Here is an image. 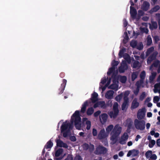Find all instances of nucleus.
Wrapping results in <instances>:
<instances>
[{"label":"nucleus","instance_id":"f257e3e1","mask_svg":"<svg viewBox=\"0 0 160 160\" xmlns=\"http://www.w3.org/2000/svg\"><path fill=\"white\" fill-rule=\"evenodd\" d=\"M79 111H76L72 116L70 124L69 121L63 122L61 127V133L63 137L66 138L70 134V130L72 128V124L74 122L76 128L78 130L81 129V119L79 116Z\"/></svg>","mask_w":160,"mask_h":160},{"label":"nucleus","instance_id":"f03ea898","mask_svg":"<svg viewBox=\"0 0 160 160\" xmlns=\"http://www.w3.org/2000/svg\"><path fill=\"white\" fill-rule=\"evenodd\" d=\"M119 62L115 60L112 61L111 63L112 67L110 68L108 71L107 72V74L109 75L111 73L112 74V77H114L113 80V83L108 87V88L115 90L116 91L118 90V77L116 75L118 73V70H115Z\"/></svg>","mask_w":160,"mask_h":160},{"label":"nucleus","instance_id":"7ed1b4c3","mask_svg":"<svg viewBox=\"0 0 160 160\" xmlns=\"http://www.w3.org/2000/svg\"><path fill=\"white\" fill-rule=\"evenodd\" d=\"M122 128L118 124H116L114 127V128L110 133V140L111 143L113 144L116 143L117 141V138L120 134L122 131Z\"/></svg>","mask_w":160,"mask_h":160},{"label":"nucleus","instance_id":"20e7f679","mask_svg":"<svg viewBox=\"0 0 160 160\" xmlns=\"http://www.w3.org/2000/svg\"><path fill=\"white\" fill-rule=\"evenodd\" d=\"M145 121L144 120H139L136 119L134 121V124L136 128L141 131H143L145 129Z\"/></svg>","mask_w":160,"mask_h":160},{"label":"nucleus","instance_id":"39448f33","mask_svg":"<svg viewBox=\"0 0 160 160\" xmlns=\"http://www.w3.org/2000/svg\"><path fill=\"white\" fill-rule=\"evenodd\" d=\"M107 79H108V78H106V77L103 78H102L100 83L99 89L102 88V92L104 91L105 90L106 88L107 87L110 83L111 79H109L108 80L105 86L103 87H102L103 85L106 82Z\"/></svg>","mask_w":160,"mask_h":160},{"label":"nucleus","instance_id":"423d86ee","mask_svg":"<svg viewBox=\"0 0 160 160\" xmlns=\"http://www.w3.org/2000/svg\"><path fill=\"white\" fill-rule=\"evenodd\" d=\"M146 158L149 160H156L157 158V156L156 154L152 153V151L149 150L145 153Z\"/></svg>","mask_w":160,"mask_h":160},{"label":"nucleus","instance_id":"0eeeda50","mask_svg":"<svg viewBox=\"0 0 160 160\" xmlns=\"http://www.w3.org/2000/svg\"><path fill=\"white\" fill-rule=\"evenodd\" d=\"M109 135L106 132L104 129H101L99 132L98 135V138L100 139H104L107 138Z\"/></svg>","mask_w":160,"mask_h":160},{"label":"nucleus","instance_id":"6e6552de","mask_svg":"<svg viewBox=\"0 0 160 160\" xmlns=\"http://www.w3.org/2000/svg\"><path fill=\"white\" fill-rule=\"evenodd\" d=\"M146 111L144 108L139 109L137 113V118L138 119H143L145 115Z\"/></svg>","mask_w":160,"mask_h":160},{"label":"nucleus","instance_id":"1a4fd4ad","mask_svg":"<svg viewBox=\"0 0 160 160\" xmlns=\"http://www.w3.org/2000/svg\"><path fill=\"white\" fill-rule=\"evenodd\" d=\"M128 135L127 132H125L121 136L119 141V143L122 144H125L128 139Z\"/></svg>","mask_w":160,"mask_h":160},{"label":"nucleus","instance_id":"9d476101","mask_svg":"<svg viewBox=\"0 0 160 160\" xmlns=\"http://www.w3.org/2000/svg\"><path fill=\"white\" fill-rule=\"evenodd\" d=\"M63 152V149L62 148H59L56 151L55 154V156L56 157L55 158L56 160H61L63 158L64 156L66 155V154H64L63 156H60L59 157H58Z\"/></svg>","mask_w":160,"mask_h":160},{"label":"nucleus","instance_id":"9b49d317","mask_svg":"<svg viewBox=\"0 0 160 160\" xmlns=\"http://www.w3.org/2000/svg\"><path fill=\"white\" fill-rule=\"evenodd\" d=\"M128 69V66L126 63V61H122L121 66L119 68V71L120 73H123L124 72L125 70Z\"/></svg>","mask_w":160,"mask_h":160},{"label":"nucleus","instance_id":"f8f14e48","mask_svg":"<svg viewBox=\"0 0 160 160\" xmlns=\"http://www.w3.org/2000/svg\"><path fill=\"white\" fill-rule=\"evenodd\" d=\"M108 115L105 113L102 114L99 116V120L100 122L102 124H104L107 122L108 118Z\"/></svg>","mask_w":160,"mask_h":160},{"label":"nucleus","instance_id":"ddd939ff","mask_svg":"<svg viewBox=\"0 0 160 160\" xmlns=\"http://www.w3.org/2000/svg\"><path fill=\"white\" fill-rule=\"evenodd\" d=\"M107 151V150L106 148L100 146L97 148L96 153L97 154L104 153H106Z\"/></svg>","mask_w":160,"mask_h":160},{"label":"nucleus","instance_id":"4468645a","mask_svg":"<svg viewBox=\"0 0 160 160\" xmlns=\"http://www.w3.org/2000/svg\"><path fill=\"white\" fill-rule=\"evenodd\" d=\"M56 142L57 143V145L58 147H63L65 148H68V146L67 144L64 142L59 139H57Z\"/></svg>","mask_w":160,"mask_h":160},{"label":"nucleus","instance_id":"2eb2a0df","mask_svg":"<svg viewBox=\"0 0 160 160\" xmlns=\"http://www.w3.org/2000/svg\"><path fill=\"white\" fill-rule=\"evenodd\" d=\"M150 4L147 1H144L142 5L141 9L145 11H147L150 8Z\"/></svg>","mask_w":160,"mask_h":160},{"label":"nucleus","instance_id":"dca6fc26","mask_svg":"<svg viewBox=\"0 0 160 160\" xmlns=\"http://www.w3.org/2000/svg\"><path fill=\"white\" fill-rule=\"evenodd\" d=\"M82 122L85 126H86L87 129L89 130L91 126V122L88 120L87 118H84L82 119Z\"/></svg>","mask_w":160,"mask_h":160},{"label":"nucleus","instance_id":"f3484780","mask_svg":"<svg viewBox=\"0 0 160 160\" xmlns=\"http://www.w3.org/2000/svg\"><path fill=\"white\" fill-rule=\"evenodd\" d=\"M106 107V105L105 104V102L103 101L98 102L94 104V108L99 107L103 109L105 108Z\"/></svg>","mask_w":160,"mask_h":160},{"label":"nucleus","instance_id":"a211bd4d","mask_svg":"<svg viewBox=\"0 0 160 160\" xmlns=\"http://www.w3.org/2000/svg\"><path fill=\"white\" fill-rule=\"evenodd\" d=\"M139 153L138 150L133 149L131 150H130L128 152L127 155V157H129L132 156V157H135L137 156Z\"/></svg>","mask_w":160,"mask_h":160},{"label":"nucleus","instance_id":"6ab92c4d","mask_svg":"<svg viewBox=\"0 0 160 160\" xmlns=\"http://www.w3.org/2000/svg\"><path fill=\"white\" fill-rule=\"evenodd\" d=\"M139 106V103L138 101V99L135 98L132 101L131 107V109H133L137 108Z\"/></svg>","mask_w":160,"mask_h":160},{"label":"nucleus","instance_id":"aec40b11","mask_svg":"<svg viewBox=\"0 0 160 160\" xmlns=\"http://www.w3.org/2000/svg\"><path fill=\"white\" fill-rule=\"evenodd\" d=\"M148 24L146 23H142V26L140 27L141 31L143 32L147 33L148 32V29L147 28Z\"/></svg>","mask_w":160,"mask_h":160},{"label":"nucleus","instance_id":"412c9836","mask_svg":"<svg viewBox=\"0 0 160 160\" xmlns=\"http://www.w3.org/2000/svg\"><path fill=\"white\" fill-rule=\"evenodd\" d=\"M53 145V143L51 141H49L47 142L46 145L45 146L44 148L43 149L42 151V153H44L45 152V149H48V151H49L50 148L52 147Z\"/></svg>","mask_w":160,"mask_h":160},{"label":"nucleus","instance_id":"4be33fe9","mask_svg":"<svg viewBox=\"0 0 160 160\" xmlns=\"http://www.w3.org/2000/svg\"><path fill=\"white\" fill-rule=\"evenodd\" d=\"M114 91L112 90H110L107 91L105 94V97L107 99H112L113 97Z\"/></svg>","mask_w":160,"mask_h":160},{"label":"nucleus","instance_id":"5701e85b","mask_svg":"<svg viewBox=\"0 0 160 160\" xmlns=\"http://www.w3.org/2000/svg\"><path fill=\"white\" fill-rule=\"evenodd\" d=\"M130 13L132 18H135L136 17L137 12L136 10L132 6L130 7Z\"/></svg>","mask_w":160,"mask_h":160},{"label":"nucleus","instance_id":"b1692460","mask_svg":"<svg viewBox=\"0 0 160 160\" xmlns=\"http://www.w3.org/2000/svg\"><path fill=\"white\" fill-rule=\"evenodd\" d=\"M118 110H116V111H111L108 113V114L111 118H115L118 115Z\"/></svg>","mask_w":160,"mask_h":160},{"label":"nucleus","instance_id":"393cba45","mask_svg":"<svg viewBox=\"0 0 160 160\" xmlns=\"http://www.w3.org/2000/svg\"><path fill=\"white\" fill-rule=\"evenodd\" d=\"M148 24L150 28L152 30L156 29L158 27L157 23L155 22L152 21L151 24Z\"/></svg>","mask_w":160,"mask_h":160},{"label":"nucleus","instance_id":"a878e982","mask_svg":"<svg viewBox=\"0 0 160 160\" xmlns=\"http://www.w3.org/2000/svg\"><path fill=\"white\" fill-rule=\"evenodd\" d=\"M136 85L137 86V88H139L140 87H144L145 85L143 82V80L141 79L139 81L137 82L136 83Z\"/></svg>","mask_w":160,"mask_h":160},{"label":"nucleus","instance_id":"bb28decb","mask_svg":"<svg viewBox=\"0 0 160 160\" xmlns=\"http://www.w3.org/2000/svg\"><path fill=\"white\" fill-rule=\"evenodd\" d=\"M98 93L95 92H94L92 94V96L91 99L92 102H94L98 100Z\"/></svg>","mask_w":160,"mask_h":160},{"label":"nucleus","instance_id":"cd10ccee","mask_svg":"<svg viewBox=\"0 0 160 160\" xmlns=\"http://www.w3.org/2000/svg\"><path fill=\"white\" fill-rule=\"evenodd\" d=\"M88 105V102L87 101H86L84 103L82 104V107L81 108V109L80 111L81 113H84L85 112L86 107Z\"/></svg>","mask_w":160,"mask_h":160},{"label":"nucleus","instance_id":"c85d7f7f","mask_svg":"<svg viewBox=\"0 0 160 160\" xmlns=\"http://www.w3.org/2000/svg\"><path fill=\"white\" fill-rule=\"evenodd\" d=\"M118 79L122 83H125L126 82L127 78L125 76H119L118 77Z\"/></svg>","mask_w":160,"mask_h":160},{"label":"nucleus","instance_id":"c756f323","mask_svg":"<svg viewBox=\"0 0 160 160\" xmlns=\"http://www.w3.org/2000/svg\"><path fill=\"white\" fill-rule=\"evenodd\" d=\"M114 128V126L112 125H110L108 126L106 128V132L109 134L110 132Z\"/></svg>","mask_w":160,"mask_h":160},{"label":"nucleus","instance_id":"7c9ffc66","mask_svg":"<svg viewBox=\"0 0 160 160\" xmlns=\"http://www.w3.org/2000/svg\"><path fill=\"white\" fill-rule=\"evenodd\" d=\"M158 53L157 52H154L153 53V56L152 57H150L148 58L147 61V63L148 64L150 63L155 58V56L158 54Z\"/></svg>","mask_w":160,"mask_h":160},{"label":"nucleus","instance_id":"2f4dec72","mask_svg":"<svg viewBox=\"0 0 160 160\" xmlns=\"http://www.w3.org/2000/svg\"><path fill=\"white\" fill-rule=\"evenodd\" d=\"M127 126L128 127V128L130 129L132 128L133 122L132 120L130 119H128L127 121Z\"/></svg>","mask_w":160,"mask_h":160},{"label":"nucleus","instance_id":"473e14b6","mask_svg":"<svg viewBox=\"0 0 160 160\" xmlns=\"http://www.w3.org/2000/svg\"><path fill=\"white\" fill-rule=\"evenodd\" d=\"M160 9V7L158 5H156L153 8H152L149 11L150 13H152L154 12L157 11Z\"/></svg>","mask_w":160,"mask_h":160},{"label":"nucleus","instance_id":"72a5a7b5","mask_svg":"<svg viewBox=\"0 0 160 160\" xmlns=\"http://www.w3.org/2000/svg\"><path fill=\"white\" fill-rule=\"evenodd\" d=\"M126 99L125 100H124V102L123 103L122 106V110H126L127 108L128 101H126Z\"/></svg>","mask_w":160,"mask_h":160},{"label":"nucleus","instance_id":"f704fd0d","mask_svg":"<svg viewBox=\"0 0 160 160\" xmlns=\"http://www.w3.org/2000/svg\"><path fill=\"white\" fill-rule=\"evenodd\" d=\"M157 75L156 72H153L152 73L151 75L149 77V80L150 82H152L154 79L155 78Z\"/></svg>","mask_w":160,"mask_h":160},{"label":"nucleus","instance_id":"c9c22d12","mask_svg":"<svg viewBox=\"0 0 160 160\" xmlns=\"http://www.w3.org/2000/svg\"><path fill=\"white\" fill-rule=\"evenodd\" d=\"M140 66V64L138 61H135L133 64L132 67L133 68L138 69Z\"/></svg>","mask_w":160,"mask_h":160},{"label":"nucleus","instance_id":"e433bc0d","mask_svg":"<svg viewBox=\"0 0 160 160\" xmlns=\"http://www.w3.org/2000/svg\"><path fill=\"white\" fill-rule=\"evenodd\" d=\"M123 57L128 63H129L131 62L130 57L128 54L126 53H125Z\"/></svg>","mask_w":160,"mask_h":160},{"label":"nucleus","instance_id":"4c0bfd02","mask_svg":"<svg viewBox=\"0 0 160 160\" xmlns=\"http://www.w3.org/2000/svg\"><path fill=\"white\" fill-rule=\"evenodd\" d=\"M126 52V49L125 48H123L120 51L119 56L120 58H121L123 57L124 55V52Z\"/></svg>","mask_w":160,"mask_h":160},{"label":"nucleus","instance_id":"58836bf2","mask_svg":"<svg viewBox=\"0 0 160 160\" xmlns=\"http://www.w3.org/2000/svg\"><path fill=\"white\" fill-rule=\"evenodd\" d=\"M94 112V109L92 108H90L88 109L87 113V115H89L92 114Z\"/></svg>","mask_w":160,"mask_h":160},{"label":"nucleus","instance_id":"ea45409f","mask_svg":"<svg viewBox=\"0 0 160 160\" xmlns=\"http://www.w3.org/2000/svg\"><path fill=\"white\" fill-rule=\"evenodd\" d=\"M138 73L137 72H133L132 75V79L134 81L137 77Z\"/></svg>","mask_w":160,"mask_h":160},{"label":"nucleus","instance_id":"a19ab883","mask_svg":"<svg viewBox=\"0 0 160 160\" xmlns=\"http://www.w3.org/2000/svg\"><path fill=\"white\" fill-rule=\"evenodd\" d=\"M154 49V48L153 47H151L148 49L146 52V55L148 56L152 52Z\"/></svg>","mask_w":160,"mask_h":160},{"label":"nucleus","instance_id":"79ce46f5","mask_svg":"<svg viewBox=\"0 0 160 160\" xmlns=\"http://www.w3.org/2000/svg\"><path fill=\"white\" fill-rule=\"evenodd\" d=\"M123 95V93H121L115 98V100L118 102L120 101L122 98Z\"/></svg>","mask_w":160,"mask_h":160},{"label":"nucleus","instance_id":"37998d69","mask_svg":"<svg viewBox=\"0 0 160 160\" xmlns=\"http://www.w3.org/2000/svg\"><path fill=\"white\" fill-rule=\"evenodd\" d=\"M159 61L158 60L155 61L152 65L150 67V69L151 70L153 66L157 67L158 66L159 64Z\"/></svg>","mask_w":160,"mask_h":160},{"label":"nucleus","instance_id":"c03bdc74","mask_svg":"<svg viewBox=\"0 0 160 160\" xmlns=\"http://www.w3.org/2000/svg\"><path fill=\"white\" fill-rule=\"evenodd\" d=\"M152 42V39L150 36H148L147 38V44L148 45H150Z\"/></svg>","mask_w":160,"mask_h":160},{"label":"nucleus","instance_id":"a18cd8bd","mask_svg":"<svg viewBox=\"0 0 160 160\" xmlns=\"http://www.w3.org/2000/svg\"><path fill=\"white\" fill-rule=\"evenodd\" d=\"M129 91H126L124 93V100H125L126 99V101H128V98L127 97L128 96L129 94Z\"/></svg>","mask_w":160,"mask_h":160},{"label":"nucleus","instance_id":"49530a36","mask_svg":"<svg viewBox=\"0 0 160 160\" xmlns=\"http://www.w3.org/2000/svg\"><path fill=\"white\" fill-rule=\"evenodd\" d=\"M156 142L154 140H151L150 141V142L149 144V147L152 148L153 146L155 144Z\"/></svg>","mask_w":160,"mask_h":160},{"label":"nucleus","instance_id":"de8ad7c7","mask_svg":"<svg viewBox=\"0 0 160 160\" xmlns=\"http://www.w3.org/2000/svg\"><path fill=\"white\" fill-rule=\"evenodd\" d=\"M146 96V94L145 92H143L139 97V100L142 101Z\"/></svg>","mask_w":160,"mask_h":160},{"label":"nucleus","instance_id":"09e8293b","mask_svg":"<svg viewBox=\"0 0 160 160\" xmlns=\"http://www.w3.org/2000/svg\"><path fill=\"white\" fill-rule=\"evenodd\" d=\"M143 47V45L142 43H139L137 45L136 48L138 50H142Z\"/></svg>","mask_w":160,"mask_h":160},{"label":"nucleus","instance_id":"8fccbe9b","mask_svg":"<svg viewBox=\"0 0 160 160\" xmlns=\"http://www.w3.org/2000/svg\"><path fill=\"white\" fill-rule=\"evenodd\" d=\"M137 45V42L135 41H132L130 43V45L131 47L134 48L136 47Z\"/></svg>","mask_w":160,"mask_h":160},{"label":"nucleus","instance_id":"3c124183","mask_svg":"<svg viewBox=\"0 0 160 160\" xmlns=\"http://www.w3.org/2000/svg\"><path fill=\"white\" fill-rule=\"evenodd\" d=\"M118 103L116 102L114 103L113 106V111H116V110H118Z\"/></svg>","mask_w":160,"mask_h":160},{"label":"nucleus","instance_id":"603ef678","mask_svg":"<svg viewBox=\"0 0 160 160\" xmlns=\"http://www.w3.org/2000/svg\"><path fill=\"white\" fill-rule=\"evenodd\" d=\"M160 98L158 96H155L154 97L153 101L154 103H156L159 101L160 100Z\"/></svg>","mask_w":160,"mask_h":160},{"label":"nucleus","instance_id":"864d4df0","mask_svg":"<svg viewBox=\"0 0 160 160\" xmlns=\"http://www.w3.org/2000/svg\"><path fill=\"white\" fill-rule=\"evenodd\" d=\"M124 39L123 40V41L125 42H126L128 39V36L126 32H125L124 33Z\"/></svg>","mask_w":160,"mask_h":160},{"label":"nucleus","instance_id":"5fc2aeb1","mask_svg":"<svg viewBox=\"0 0 160 160\" xmlns=\"http://www.w3.org/2000/svg\"><path fill=\"white\" fill-rule=\"evenodd\" d=\"M146 73L145 71H143L140 74V78L141 79L143 80L144 78L145 77Z\"/></svg>","mask_w":160,"mask_h":160},{"label":"nucleus","instance_id":"6e6d98bb","mask_svg":"<svg viewBox=\"0 0 160 160\" xmlns=\"http://www.w3.org/2000/svg\"><path fill=\"white\" fill-rule=\"evenodd\" d=\"M92 133L93 135L94 136H96L97 135V131L96 129L95 128H93L92 129Z\"/></svg>","mask_w":160,"mask_h":160},{"label":"nucleus","instance_id":"4d7b16f0","mask_svg":"<svg viewBox=\"0 0 160 160\" xmlns=\"http://www.w3.org/2000/svg\"><path fill=\"white\" fill-rule=\"evenodd\" d=\"M89 145L86 143H85L83 145V147L85 150H87L89 148Z\"/></svg>","mask_w":160,"mask_h":160},{"label":"nucleus","instance_id":"13d9d810","mask_svg":"<svg viewBox=\"0 0 160 160\" xmlns=\"http://www.w3.org/2000/svg\"><path fill=\"white\" fill-rule=\"evenodd\" d=\"M144 14V12L141 10H139L138 11V15L139 16H141L143 15Z\"/></svg>","mask_w":160,"mask_h":160},{"label":"nucleus","instance_id":"bf43d9fd","mask_svg":"<svg viewBox=\"0 0 160 160\" xmlns=\"http://www.w3.org/2000/svg\"><path fill=\"white\" fill-rule=\"evenodd\" d=\"M66 83H67V80L65 79L63 80V83L62 84V86L64 88L63 89V90L64 89V88H65V86L66 84ZM63 91H62L61 92V93H62Z\"/></svg>","mask_w":160,"mask_h":160},{"label":"nucleus","instance_id":"052dcab7","mask_svg":"<svg viewBox=\"0 0 160 160\" xmlns=\"http://www.w3.org/2000/svg\"><path fill=\"white\" fill-rule=\"evenodd\" d=\"M90 151H92L94 149V146L93 145L90 144L89 145V148Z\"/></svg>","mask_w":160,"mask_h":160},{"label":"nucleus","instance_id":"680f3d73","mask_svg":"<svg viewBox=\"0 0 160 160\" xmlns=\"http://www.w3.org/2000/svg\"><path fill=\"white\" fill-rule=\"evenodd\" d=\"M65 160H73L72 158V155H69L68 156L67 158L65 159Z\"/></svg>","mask_w":160,"mask_h":160},{"label":"nucleus","instance_id":"e2e57ef3","mask_svg":"<svg viewBox=\"0 0 160 160\" xmlns=\"http://www.w3.org/2000/svg\"><path fill=\"white\" fill-rule=\"evenodd\" d=\"M101 113V112L100 111H98L95 112L94 114V116L95 117L98 116L99 115L100 113Z\"/></svg>","mask_w":160,"mask_h":160},{"label":"nucleus","instance_id":"0e129e2a","mask_svg":"<svg viewBox=\"0 0 160 160\" xmlns=\"http://www.w3.org/2000/svg\"><path fill=\"white\" fill-rule=\"evenodd\" d=\"M156 85L154 86V89H153V92L155 93L158 92L159 89L156 88Z\"/></svg>","mask_w":160,"mask_h":160},{"label":"nucleus","instance_id":"69168bd1","mask_svg":"<svg viewBox=\"0 0 160 160\" xmlns=\"http://www.w3.org/2000/svg\"><path fill=\"white\" fill-rule=\"evenodd\" d=\"M70 139L73 142H74L76 141V139L75 136H72L70 137Z\"/></svg>","mask_w":160,"mask_h":160},{"label":"nucleus","instance_id":"338daca9","mask_svg":"<svg viewBox=\"0 0 160 160\" xmlns=\"http://www.w3.org/2000/svg\"><path fill=\"white\" fill-rule=\"evenodd\" d=\"M74 160H82V158L79 156H77Z\"/></svg>","mask_w":160,"mask_h":160},{"label":"nucleus","instance_id":"774afa93","mask_svg":"<svg viewBox=\"0 0 160 160\" xmlns=\"http://www.w3.org/2000/svg\"><path fill=\"white\" fill-rule=\"evenodd\" d=\"M141 138V136L139 135H138L136 137V138L135 139V140L136 141V142H137L138 141V140L139 139H140Z\"/></svg>","mask_w":160,"mask_h":160}]
</instances>
